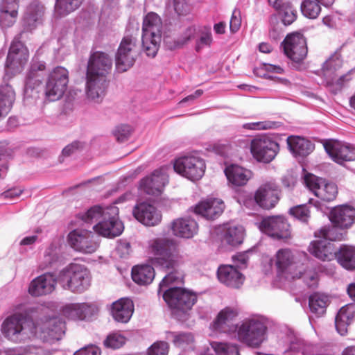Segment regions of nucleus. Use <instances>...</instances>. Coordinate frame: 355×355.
Segmentation results:
<instances>
[{
    "instance_id": "f257e3e1",
    "label": "nucleus",
    "mask_w": 355,
    "mask_h": 355,
    "mask_svg": "<svg viewBox=\"0 0 355 355\" xmlns=\"http://www.w3.org/2000/svg\"><path fill=\"white\" fill-rule=\"evenodd\" d=\"M112 60L105 53L96 51L89 59L86 72V94L88 98L99 103L107 87L106 77L111 71Z\"/></svg>"
},
{
    "instance_id": "f03ea898",
    "label": "nucleus",
    "mask_w": 355,
    "mask_h": 355,
    "mask_svg": "<svg viewBox=\"0 0 355 355\" xmlns=\"http://www.w3.org/2000/svg\"><path fill=\"white\" fill-rule=\"evenodd\" d=\"M148 252L153 265L167 270L178 267L181 259L179 245L172 239L159 237L150 240Z\"/></svg>"
},
{
    "instance_id": "7ed1b4c3",
    "label": "nucleus",
    "mask_w": 355,
    "mask_h": 355,
    "mask_svg": "<svg viewBox=\"0 0 355 355\" xmlns=\"http://www.w3.org/2000/svg\"><path fill=\"white\" fill-rule=\"evenodd\" d=\"M162 23L155 12H150L144 19L142 26V47L148 57L154 58L161 42Z\"/></svg>"
},
{
    "instance_id": "20e7f679",
    "label": "nucleus",
    "mask_w": 355,
    "mask_h": 355,
    "mask_svg": "<svg viewBox=\"0 0 355 355\" xmlns=\"http://www.w3.org/2000/svg\"><path fill=\"white\" fill-rule=\"evenodd\" d=\"M163 298L176 316L186 315L196 303V293L182 287H171L164 291Z\"/></svg>"
},
{
    "instance_id": "39448f33",
    "label": "nucleus",
    "mask_w": 355,
    "mask_h": 355,
    "mask_svg": "<svg viewBox=\"0 0 355 355\" xmlns=\"http://www.w3.org/2000/svg\"><path fill=\"white\" fill-rule=\"evenodd\" d=\"M59 280L72 292L82 293L89 286V272L83 265L71 263L60 272Z\"/></svg>"
},
{
    "instance_id": "423d86ee",
    "label": "nucleus",
    "mask_w": 355,
    "mask_h": 355,
    "mask_svg": "<svg viewBox=\"0 0 355 355\" xmlns=\"http://www.w3.org/2000/svg\"><path fill=\"white\" fill-rule=\"evenodd\" d=\"M69 71L60 66L53 68L48 74L45 84V98L49 101L60 100L67 91Z\"/></svg>"
},
{
    "instance_id": "0eeeda50",
    "label": "nucleus",
    "mask_w": 355,
    "mask_h": 355,
    "mask_svg": "<svg viewBox=\"0 0 355 355\" xmlns=\"http://www.w3.org/2000/svg\"><path fill=\"white\" fill-rule=\"evenodd\" d=\"M270 261L279 276L288 280H294L302 277V270L298 268L295 256L290 249H279Z\"/></svg>"
},
{
    "instance_id": "6e6552de",
    "label": "nucleus",
    "mask_w": 355,
    "mask_h": 355,
    "mask_svg": "<svg viewBox=\"0 0 355 355\" xmlns=\"http://www.w3.org/2000/svg\"><path fill=\"white\" fill-rule=\"evenodd\" d=\"M28 328L29 334L35 336L37 334V327L33 320L28 318L21 313H15L7 318L1 326V331L8 339L17 342L19 335Z\"/></svg>"
},
{
    "instance_id": "1a4fd4ad",
    "label": "nucleus",
    "mask_w": 355,
    "mask_h": 355,
    "mask_svg": "<svg viewBox=\"0 0 355 355\" xmlns=\"http://www.w3.org/2000/svg\"><path fill=\"white\" fill-rule=\"evenodd\" d=\"M24 33L21 31L15 37L8 53L6 67L13 73H19L28 60L29 52L22 42L27 39Z\"/></svg>"
},
{
    "instance_id": "9d476101",
    "label": "nucleus",
    "mask_w": 355,
    "mask_h": 355,
    "mask_svg": "<svg viewBox=\"0 0 355 355\" xmlns=\"http://www.w3.org/2000/svg\"><path fill=\"white\" fill-rule=\"evenodd\" d=\"M139 55L137 40L132 35H125L121 40L116 54V67L124 72L132 67Z\"/></svg>"
},
{
    "instance_id": "9b49d317",
    "label": "nucleus",
    "mask_w": 355,
    "mask_h": 355,
    "mask_svg": "<svg viewBox=\"0 0 355 355\" xmlns=\"http://www.w3.org/2000/svg\"><path fill=\"white\" fill-rule=\"evenodd\" d=\"M173 168L182 176L191 181H196L204 175L206 165L203 159L191 155L176 159Z\"/></svg>"
},
{
    "instance_id": "f8f14e48",
    "label": "nucleus",
    "mask_w": 355,
    "mask_h": 355,
    "mask_svg": "<svg viewBox=\"0 0 355 355\" xmlns=\"http://www.w3.org/2000/svg\"><path fill=\"white\" fill-rule=\"evenodd\" d=\"M266 327L260 321L248 320L237 327L238 340L252 347H258L264 340Z\"/></svg>"
},
{
    "instance_id": "ddd939ff",
    "label": "nucleus",
    "mask_w": 355,
    "mask_h": 355,
    "mask_svg": "<svg viewBox=\"0 0 355 355\" xmlns=\"http://www.w3.org/2000/svg\"><path fill=\"white\" fill-rule=\"evenodd\" d=\"M253 157L259 162L269 163L272 161L279 150L277 142L266 135L257 137L250 144Z\"/></svg>"
},
{
    "instance_id": "4468645a",
    "label": "nucleus",
    "mask_w": 355,
    "mask_h": 355,
    "mask_svg": "<svg viewBox=\"0 0 355 355\" xmlns=\"http://www.w3.org/2000/svg\"><path fill=\"white\" fill-rule=\"evenodd\" d=\"M119 209L115 206L105 208L104 218L94 226L95 231L107 237L119 236L123 230V225L118 218Z\"/></svg>"
},
{
    "instance_id": "2eb2a0df",
    "label": "nucleus",
    "mask_w": 355,
    "mask_h": 355,
    "mask_svg": "<svg viewBox=\"0 0 355 355\" xmlns=\"http://www.w3.org/2000/svg\"><path fill=\"white\" fill-rule=\"evenodd\" d=\"M304 182L314 195L323 201L331 202L337 197L338 187L334 183L327 182L325 180L310 173L304 176Z\"/></svg>"
},
{
    "instance_id": "dca6fc26",
    "label": "nucleus",
    "mask_w": 355,
    "mask_h": 355,
    "mask_svg": "<svg viewBox=\"0 0 355 355\" xmlns=\"http://www.w3.org/2000/svg\"><path fill=\"white\" fill-rule=\"evenodd\" d=\"M282 45L285 55L295 62H300L306 57V42L301 33L288 34L284 40Z\"/></svg>"
},
{
    "instance_id": "f3484780",
    "label": "nucleus",
    "mask_w": 355,
    "mask_h": 355,
    "mask_svg": "<svg viewBox=\"0 0 355 355\" xmlns=\"http://www.w3.org/2000/svg\"><path fill=\"white\" fill-rule=\"evenodd\" d=\"M281 189L275 181H267L259 186L254 193L256 203L264 209L274 208L279 200Z\"/></svg>"
},
{
    "instance_id": "a211bd4d",
    "label": "nucleus",
    "mask_w": 355,
    "mask_h": 355,
    "mask_svg": "<svg viewBox=\"0 0 355 355\" xmlns=\"http://www.w3.org/2000/svg\"><path fill=\"white\" fill-rule=\"evenodd\" d=\"M69 245L76 251L91 254L98 248V243L94 240L92 232L86 230H74L67 236Z\"/></svg>"
},
{
    "instance_id": "6ab92c4d",
    "label": "nucleus",
    "mask_w": 355,
    "mask_h": 355,
    "mask_svg": "<svg viewBox=\"0 0 355 355\" xmlns=\"http://www.w3.org/2000/svg\"><path fill=\"white\" fill-rule=\"evenodd\" d=\"M260 230L268 236L277 239L291 237L290 225L281 216L263 218L259 225Z\"/></svg>"
},
{
    "instance_id": "aec40b11",
    "label": "nucleus",
    "mask_w": 355,
    "mask_h": 355,
    "mask_svg": "<svg viewBox=\"0 0 355 355\" xmlns=\"http://www.w3.org/2000/svg\"><path fill=\"white\" fill-rule=\"evenodd\" d=\"M324 149L332 160L338 164L355 160V147L338 141H329L324 144Z\"/></svg>"
},
{
    "instance_id": "412c9836",
    "label": "nucleus",
    "mask_w": 355,
    "mask_h": 355,
    "mask_svg": "<svg viewBox=\"0 0 355 355\" xmlns=\"http://www.w3.org/2000/svg\"><path fill=\"white\" fill-rule=\"evenodd\" d=\"M132 214L138 221L146 226L158 225L162 218L161 211L147 202L137 203L133 208Z\"/></svg>"
},
{
    "instance_id": "4be33fe9",
    "label": "nucleus",
    "mask_w": 355,
    "mask_h": 355,
    "mask_svg": "<svg viewBox=\"0 0 355 355\" xmlns=\"http://www.w3.org/2000/svg\"><path fill=\"white\" fill-rule=\"evenodd\" d=\"M329 220L339 230H347L355 223V208L347 205L336 206L331 210Z\"/></svg>"
},
{
    "instance_id": "5701e85b",
    "label": "nucleus",
    "mask_w": 355,
    "mask_h": 355,
    "mask_svg": "<svg viewBox=\"0 0 355 355\" xmlns=\"http://www.w3.org/2000/svg\"><path fill=\"white\" fill-rule=\"evenodd\" d=\"M239 312L236 309L225 307L222 309L213 322V328L219 332L230 334L237 329L236 324Z\"/></svg>"
},
{
    "instance_id": "b1692460",
    "label": "nucleus",
    "mask_w": 355,
    "mask_h": 355,
    "mask_svg": "<svg viewBox=\"0 0 355 355\" xmlns=\"http://www.w3.org/2000/svg\"><path fill=\"white\" fill-rule=\"evenodd\" d=\"M167 182L168 178L164 173L155 171L150 176L141 180L140 187L146 194L158 196L162 193Z\"/></svg>"
},
{
    "instance_id": "393cba45",
    "label": "nucleus",
    "mask_w": 355,
    "mask_h": 355,
    "mask_svg": "<svg viewBox=\"0 0 355 355\" xmlns=\"http://www.w3.org/2000/svg\"><path fill=\"white\" fill-rule=\"evenodd\" d=\"M98 311L97 306L91 303H72L62 309L63 315L71 320H83L92 316Z\"/></svg>"
},
{
    "instance_id": "a878e982",
    "label": "nucleus",
    "mask_w": 355,
    "mask_h": 355,
    "mask_svg": "<svg viewBox=\"0 0 355 355\" xmlns=\"http://www.w3.org/2000/svg\"><path fill=\"white\" fill-rule=\"evenodd\" d=\"M56 284L55 275L47 272L35 279L30 284L28 292L33 296H40L51 293Z\"/></svg>"
},
{
    "instance_id": "bb28decb",
    "label": "nucleus",
    "mask_w": 355,
    "mask_h": 355,
    "mask_svg": "<svg viewBox=\"0 0 355 355\" xmlns=\"http://www.w3.org/2000/svg\"><path fill=\"white\" fill-rule=\"evenodd\" d=\"M44 13V7L40 3H31L26 10L23 17V27L24 37L28 38L26 32L31 31L37 24L41 23Z\"/></svg>"
},
{
    "instance_id": "cd10ccee",
    "label": "nucleus",
    "mask_w": 355,
    "mask_h": 355,
    "mask_svg": "<svg viewBox=\"0 0 355 355\" xmlns=\"http://www.w3.org/2000/svg\"><path fill=\"white\" fill-rule=\"evenodd\" d=\"M218 280L227 286L239 288L244 282V276L233 266H220L217 271Z\"/></svg>"
},
{
    "instance_id": "c85d7f7f",
    "label": "nucleus",
    "mask_w": 355,
    "mask_h": 355,
    "mask_svg": "<svg viewBox=\"0 0 355 355\" xmlns=\"http://www.w3.org/2000/svg\"><path fill=\"white\" fill-rule=\"evenodd\" d=\"M46 64L43 61L33 60L31 64L25 81V92L32 91L42 83Z\"/></svg>"
},
{
    "instance_id": "c756f323",
    "label": "nucleus",
    "mask_w": 355,
    "mask_h": 355,
    "mask_svg": "<svg viewBox=\"0 0 355 355\" xmlns=\"http://www.w3.org/2000/svg\"><path fill=\"white\" fill-rule=\"evenodd\" d=\"M224 207V203L221 200L212 199L196 205L195 212L208 220H214L221 215Z\"/></svg>"
},
{
    "instance_id": "7c9ffc66",
    "label": "nucleus",
    "mask_w": 355,
    "mask_h": 355,
    "mask_svg": "<svg viewBox=\"0 0 355 355\" xmlns=\"http://www.w3.org/2000/svg\"><path fill=\"white\" fill-rule=\"evenodd\" d=\"M309 252L316 258L324 261L334 259L336 253L334 244L324 239L311 242Z\"/></svg>"
},
{
    "instance_id": "2f4dec72",
    "label": "nucleus",
    "mask_w": 355,
    "mask_h": 355,
    "mask_svg": "<svg viewBox=\"0 0 355 355\" xmlns=\"http://www.w3.org/2000/svg\"><path fill=\"white\" fill-rule=\"evenodd\" d=\"M198 230L196 221L191 218H178L171 223V230L175 236L182 238H191Z\"/></svg>"
},
{
    "instance_id": "473e14b6",
    "label": "nucleus",
    "mask_w": 355,
    "mask_h": 355,
    "mask_svg": "<svg viewBox=\"0 0 355 355\" xmlns=\"http://www.w3.org/2000/svg\"><path fill=\"white\" fill-rule=\"evenodd\" d=\"M134 311V304L128 298H121L112 304V315L115 320L120 322H127L130 319Z\"/></svg>"
},
{
    "instance_id": "72a5a7b5",
    "label": "nucleus",
    "mask_w": 355,
    "mask_h": 355,
    "mask_svg": "<svg viewBox=\"0 0 355 355\" xmlns=\"http://www.w3.org/2000/svg\"><path fill=\"white\" fill-rule=\"evenodd\" d=\"M355 318V306L349 304L343 306L335 318V325L337 331L344 336L347 333L348 326Z\"/></svg>"
},
{
    "instance_id": "f704fd0d",
    "label": "nucleus",
    "mask_w": 355,
    "mask_h": 355,
    "mask_svg": "<svg viewBox=\"0 0 355 355\" xmlns=\"http://www.w3.org/2000/svg\"><path fill=\"white\" fill-rule=\"evenodd\" d=\"M225 173L229 182L236 187L245 185L251 178L250 171L237 165L227 167Z\"/></svg>"
},
{
    "instance_id": "c9c22d12",
    "label": "nucleus",
    "mask_w": 355,
    "mask_h": 355,
    "mask_svg": "<svg viewBox=\"0 0 355 355\" xmlns=\"http://www.w3.org/2000/svg\"><path fill=\"white\" fill-rule=\"evenodd\" d=\"M270 6L279 12L284 25H290L297 18L296 11L290 2L283 0H268Z\"/></svg>"
},
{
    "instance_id": "e433bc0d",
    "label": "nucleus",
    "mask_w": 355,
    "mask_h": 355,
    "mask_svg": "<svg viewBox=\"0 0 355 355\" xmlns=\"http://www.w3.org/2000/svg\"><path fill=\"white\" fill-rule=\"evenodd\" d=\"M287 143L291 151L295 155L305 157L314 149V144L311 141L300 137H288Z\"/></svg>"
},
{
    "instance_id": "4c0bfd02",
    "label": "nucleus",
    "mask_w": 355,
    "mask_h": 355,
    "mask_svg": "<svg viewBox=\"0 0 355 355\" xmlns=\"http://www.w3.org/2000/svg\"><path fill=\"white\" fill-rule=\"evenodd\" d=\"M335 258L344 268L348 270L355 269V247L342 245L339 250H336Z\"/></svg>"
},
{
    "instance_id": "58836bf2",
    "label": "nucleus",
    "mask_w": 355,
    "mask_h": 355,
    "mask_svg": "<svg viewBox=\"0 0 355 355\" xmlns=\"http://www.w3.org/2000/svg\"><path fill=\"white\" fill-rule=\"evenodd\" d=\"M15 98V93L9 85L0 87V120L10 111Z\"/></svg>"
},
{
    "instance_id": "ea45409f",
    "label": "nucleus",
    "mask_w": 355,
    "mask_h": 355,
    "mask_svg": "<svg viewBox=\"0 0 355 355\" xmlns=\"http://www.w3.org/2000/svg\"><path fill=\"white\" fill-rule=\"evenodd\" d=\"M155 277L154 268L149 265L135 266L132 269V278L138 284L151 283Z\"/></svg>"
},
{
    "instance_id": "a19ab883",
    "label": "nucleus",
    "mask_w": 355,
    "mask_h": 355,
    "mask_svg": "<svg viewBox=\"0 0 355 355\" xmlns=\"http://www.w3.org/2000/svg\"><path fill=\"white\" fill-rule=\"evenodd\" d=\"M330 301L327 295L315 293L309 299V305L311 311L316 316H322L326 312V309Z\"/></svg>"
},
{
    "instance_id": "79ce46f5",
    "label": "nucleus",
    "mask_w": 355,
    "mask_h": 355,
    "mask_svg": "<svg viewBox=\"0 0 355 355\" xmlns=\"http://www.w3.org/2000/svg\"><path fill=\"white\" fill-rule=\"evenodd\" d=\"M166 339L171 341L175 347L184 348L192 344L193 336L190 332L167 331Z\"/></svg>"
},
{
    "instance_id": "37998d69",
    "label": "nucleus",
    "mask_w": 355,
    "mask_h": 355,
    "mask_svg": "<svg viewBox=\"0 0 355 355\" xmlns=\"http://www.w3.org/2000/svg\"><path fill=\"white\" fill-rule=\"evenodd\" d=\"M244 232L241 227L231 226L227 227L223 235V241L232 246L242 243Z\"/></svg>"
},
{
    "instance_id": "c03bdc74",
    "label": "nucleus",
    "mask_w": 355,
    "mask_h": 355,
    "mask_svg": "<svg viewBox=\"0 0 355 355\" xmlns=\"http://www.w3.org/2000/svg\"><path fill=\"white\" fill-rule=\"evenodd\" d=\"M82 1L83 0H56L55 14L59 17L66 16L76 10Z\"/></svg>"
},
{
    "instance_id": "a18cd8bd",
    "label": "nucleus",
    "mask_w": 355,
    "mask_h": 355,
    "mask_svg": "<svg viewBox=\"0 0 355 355\" xmlns=\"http://www.w3.org/2000/svg\"><path fill=\"white\" fill-rule=\"evenodd\" d=\"M338 227L332 225L331 227H322L315 232V236L331 241H341L344 239L345 234L338 231Z\"/></svg>"
},
{
    "instance_id": "49530a36",
    "label": "nucleus",
    "mask_w": 355,
    "mask_h": 355,
    "mask_svg": "<svg viewBox=\"0 0 355 355\" xmlns=\"http://www.w3.org/2000/svg\"><path fill=\"white\" fill-rule=\"evenodd\" d=\"M301 11L306 17L316 19L321 12L320 3L315 0H304L301 3Z\"/></svg>"
},
{
    "instance_id": "de8ad7c7",
    "label": "nucleus",
    "mask_w": 355,
    "mask_h": 355,
    "mask_svg": "<svg viewBox=\"0 0 355 355\" xmlns=\"http://www.w3.org/2000/svg\"><path fill=\"white\" fill-rule=\"evenodd\" d=\"M126 342V338L120 332L116 331L107 335L103 341V345L106 348L119 349L123 347Z\"/></svg>"
},
{
    "instance_id": "09e8293b",
    "label": "nucleus",
    "mask_w": 355,
    "mask_h": 355,
    "mask_svg": "<svg viewBox=\"0 0 355 355\" xmlns=\"http://www.w3.org/2000/svg\"><path fill=\"white\" fill-rule=\"evenodd\" d=\"M211 345L218 355H240L236 344L214 342Z\"/></svg>"
},
{
    "instance_id": "8fccbe9b",
    "label": "nucleus",
    "mask_w": 355,
    "mask_h": 355,
    "mask_svg": "<svg viewBox=\"0 0 355 355\" xmlns=\"http://www.w3.org/2000/svg\"><path fill=\"white\" fill-rule=\"evenodd\" d=\"M45 328H46L47 334L50 336L55 338L64 332V323L62 320L54 318L46 322Z\"/></svg>"
},
{
    "instance_id": "3c124183",
    "label": "nucleus",
    "mask_w": 355,
    "mask_h": 355,
    "mask_svg": "<svg viewBox=\"0 0 355 355\" xmlns=\"http://www.w3.org/2000/svg\"><path fill=\"white\" fill-rule=\"evenodd\" d=\"M105 208L103 209L101 206H94L87 210L86 213L82 215L81 219L87 223H92L104 218V212Z\"/></svg>"
},
{
    "instance_id": "603ef678",
    "label": "nucleus",
    "mask_w": 355,
    "mask_h": 355,
    "mask_svg": "<svg viewBox=\"0 0 355 355\" xmlns=\"http://www.w3.org/2000/svg\"><path fill=\"white\" fill-rule=\"evenodd\" d=\"M289 213L297 219L303 223H307L311 217L309 207L306 205H300L290 209Z\"/></svg>"
},
{
    "instance_id": "864d4df0",
    "label": "nucleus",
    "mask_w": 355,
    "mask_h": 355,
    "mask_svg": "<svg viewBox=\"0 0 355 355\" xmlns=\"http://www.w3.org/2000/svg\"><path fill=\"white\" fill-rule=\"evenodd\" d=\"M176 268L171 269L172 271L163 278L159 284L160 289L171 284L182 283L183 282L182 275L176 270Z\"/></svg>"
},
{
    "instance_id": "5fc2aeb1",
    "label": "nucleus",
    "mask_w": 355,
    "mask_h": 355,
    "mask_svg": "<svg viewBox=\"0 0 355 355\" xmlns=\"http://www.w3.org/2000/svg\"><path fill=\"white\" fill-rule=\"evenodd\" d=\"M17 15L18 12L0 10V25L4 28L12 26L15 23Z\"/></svg>"
},
{
    "instance_id": "6e6d98bb",
    "label": "nucleus",
    "mask_w": 355,
    "mask_h": 355,
    "mask_svg": "<svg viewBox=\"0 0 355 355\" xmlns=\"http://www.w3.org/2000/svg\"><path fill=\"white\" fill-rule=\"evenodd\" d=\"M168 349L169 346L168 343L157 341L148 348L147 355H167Z\"/></svg>"
},
{
    "instance_id": "4d7b16f0",
    "label": "nucleus",
    "mask_w": 355,
    "mask_h": 355,
    "mask_svg": "<svg viewBox=\"0 0 355 355\" xmlns=\"http://www.w3.org/2000/svg\"><path fill=\"white\" fill-rule=\"evenodd\" d=\"M132 128L128 125H121L116 128L114 135L116 140L119 142L126 141L130 136Z\"/></svg>"
},
{
    "instance_id": "13d9d810",
    "label": "nucleus",
    "mask_w": 355,
    "mask_h": 355,
    "mask_svg": "<svg viewBox=\"0 0 355 355\" xmlns=\"http://www.w3.org/2000/svg\"><path fill=\"white\" fill-rule=\"evenodd\" d=\"M131 251V245L129 242L126 241H119L116 248V252L120 258L128 257Z\"/></svg>"
},
{
    "instance_id": "bf43d9fd",
    "label": "nucleus",
    "mask_w": 355,
    "mask_h": 355,
    "mask_svg": "<svg viewBox=\"0 0 355 355\" xmlns=\"http://www.w3.org/2000/svg\"><path fill=\"white\" fill-rule=\"evenodd\" d=\"M196 34V28L194 27H189L184 33L182 38L179 39L174 45V48H180L187 43L189 40L194 38Z\"/></svg>"
},
{
    "instance_id": "052dcab7",
    "label": "nucleus",
    "mask_w": 355,
    "mask_h": 355,
    "mask_svg": "<svg viewBox=\"0 0 355 355\" xmlns=\"http://www.w3.org/2000/svg\"><path fill=\"white\" fill-rule=\"evenodd\" d=\"M241 24V19L240 12L234 10L232 12V17L230 21V28L231 32L236 33L239 31Z\"/></svg>"
},
{
    "instance_id": "680f3d73",
    "label": "nucleus",
    "mask_w": 355,
    "mask_h": 355,
    "mask_svg": "<svg viewBox=\"0 0 355 355\" xmlns=\"http://www.w3.org/2000/svg\"><path fill=\"white\" fill-rule=\"evenodd\" d=\"M83 148V145L82 143L75 141L63 148L62 155L64 157H69Z\"/></svg>"
},
{
    "instance_id": "e2e57ef3",
    "label": "nucleus",
    "mask_w": 355,
    "mask_h": 355,
    "mask_svg": "<svg viewBox=\"0 0 355 355\" xmlns=\"http://www.w3.org/2000/svg\"><path fill=\"white\" fill-rule=\"evenodd\" d=\"M212 42L211 33L209 31L202 33L197 42L196 49L200 51L204 46H209Z\"/></svg>"
},
{
    "instance_id": "0e129e2a",
    "label": "nucleus",
    "mask_w": 355,
    "mask_h": 355,
    "mask_svg": "<svg viewBox=\"0 0 355 355\" xmlns=\"http://www.w3.org/2000/svg\"><path fill=\"white\" fill-rule=\"evenodd\" d=\"M19 0H2L0 5V10L18 12Z\"/></svg>"
},
{
    "instance_id": "69168bd1",
    "label": "nucleus",
    "mask_w": 355,
    "mask_h": 355,
    "mask_svg": "<svg viewBox=\"0 0 355 355\" xmlns=\"http://www.w3.org/2000/svg\"><path fill=\"white\" fill-rule=\"evenodd\" d=\"M352 80L351 74L346 73L340 76L336 80H332L331 82H328L332 86H335L336 90H341L345 84Z\"/></svg>"
},
{
    "instance_id": "338daca9",
    "label": "nucleus",
    "mask_w": 355,
    "mask_h": 355,
    "mask_svg": "<svg viewBox=\"0 0 355 355\" xmlns=\"http://www.w3.org/2000/svg\"><path fill=\"white\" fill-rule=\"evenodd\" d=\"M73 355H101V350L95 345H89L76 351Z\"/></svg>"
},
{
    "instance_id": "774afa93",
    "label": "nucleus",
    "mask_w": 355,
    "mask_h": 355,
    "mask_svg": "<svg viewBox=\"0 0 355 355\" xmlns=\"http://www.w3.org/2000/svg\"><path fill=\"white\" fill-rule=\"evenodd\" d=\"M187 0H174V8L178 15H184L187 11Z\"/></svg>"
}]
</instances>
